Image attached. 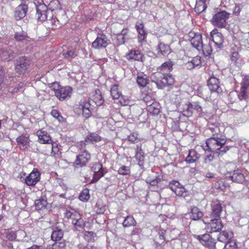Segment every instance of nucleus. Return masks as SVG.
<instances>
[{
	"mask_svg": "<svg viewBox=\"0 0 249 249\" xmlns=\"http://www.w3.org/2000/svg\"><path fill=\"white\" fill-rule=\"evenodd\" d=\"M226 141L225 137H210L206 140L207 148L205 150L215 151L216 156L222 155L229 150V146L225 145Z\"/></svg>",
	"mask_w": 249,
	"mask_h": 249,
	"instance_id": "f257e3e1",
	"label": "nucleus"
},
{
	"mask_svg": "<svg viewBox=\"0 0 249 249\" xmlns=\"http://www.w3.org/2000/svg\"><path fill=\"white\" fill-rule=\"evenodd\" d=\"M151 80L160 89L167 86L171 85L174 82V79L171 75L161 72L153 73L151 76Z\"/></svg>",
	"mask_w": 249,
	"mask_h": 249,
	"instance_id": "f03ea898",
	"label": "nucleus"
},
{
	"mask_svg": "<svg viewBox=\"0 0 249 249\" xmlns=\"http://www.w3.org/2000/svg\"><path fill=\"white\" fill-rule=\"evenodd\" d=\"M230 14L224 10L216 12L211 19L212 24L218 28H225L229 18Z\"/></svg>",
	"mask_w": 249,
	"mask_h": 249,
	"instance_id": "7ed1b4c3",
	"label": "nucleus"
},
{
	"mask_svg": "<svg viewBox=\"0 0 249 249\" xmlns=\"http://www.w3.org/2000/svg\"><path fill=\"white\" fill-rule=\"evenodd\" d=\"M34 4L36 6V17L37 20L43 22L47 19L48 8L44 3L43 0H34Z\"/></svg>",
	"mask_w": 249,
	"mask_h": 249,
	"instance_id": "20e7f679",
	"label": "nucleus"
},
{
	"mask_svg": "<svg viewBox=\"0 0 249 249\" xmlns=\"http://www.w3.org/2000/svg\"><path fill=\"white\" fill-rule=\"evenodd\" d=\"M90 160V154L85 150L77 156L75 160L73 162V166L76 168H81L86 166Z\"/></svg>",
	"mask_w": 249,
	"mask_h": 249,
	"instance_id": "39448f33",
	"label": "nucleus"
},
{
	"mask_svg": "<svg viewBox=\"0 0 249 249\" xmlns=\"http://www.w3.org/2000/svg\"><path fill=\"white\" fill-rule=\"evenodd\" d=\"M207 127L208 129L212 133V136L211 137H225L222 134L224 130V127L220 124L209 122L208 124Z\"/></svg>",
	"mask_w": 249,
	"mask_h": 249,
	"instance_id": "423d86ee",
	"label": "nucleus"
},
{
	"mask_svg": "<svg viewBox=\"0 0 249 249\" xmlns=\"http://www.w3.org/2000/svg\"><path fill=\"white\" fill-rule=\"evenodd\" d=\"M223 227L221 219H211L208 223L206 229L209 232L220 231Z\"/></svg>",
	"mask_w": 249,
	"mask_h": 249,
	"instance_id": "0eeeda50",
	"label": "nucleus"
},
{
	"mask_svg": "<svg viewBox=\"0 0 249 249\" xmlns=\"http://www.w3.org/2000/svg\"><path fill=\"white\" fill-rule=\"evenodd\" d=\"M109 40L107 39V36L103 34H100L92 44V47L94 49H100L106 48L108 45Z\"/></svg>",
	"mask_w": 249,
	"mask_h": 249,
	"instance_id": "6e6552de",
	"label": "nucleus"
},
{
	"mask_svg": "<svg viewBox=\"0 0 249 249\" xmlns=\"http://www.w3.org/2000/svg\"><path fill=\"white\" fill-rule=\"evenodd\" d=\"M91 170L94 174L90 183H93L98 181L104 175V172L102 164L100 162L94 164L92 166Z\"/></svg>",
	"mask_w": 249,
	"mask_h": 249,
	"instance_id": "1a4fd4ad",
	"label": "nucleus"
},
{
	"mask_svg": "<svg viewBox=\"0 0 249 249\" xmlns=\"http://www.w3.org/2000/svg\"><path fill=\"white\" fill-rule=\"evenodd\" d=\"M228 177L231 178L233 182L242 183L245 180L243 171L239 168L227 173Z\"/></svg>",
	"mask_w": 249,
	"mask_h": 249,
	"instance_id": "9d476101",
	"label": "nucleus"
},
{
	"mask_svg": "<svg viewBox=\"0 0 249 249\" xmlns=\"http://www.w3.org/2000/svg\"><path fill=\"white\" fill-rule=\"evenodd\" d=\"M210 35L215 46L218 49L222 48L224 39L222 34L217 32V30L215 29L211 32Z\"/></svg>",
	"mask_w": 249,
	"mask_h": 249,
	"instance_id": "9b49d317",
	"label": "nucleus"
},
{
	"mask_svg": "<svg viewBox=\"0 0 249 249\" xmlns=\"http://www.w3.org/2000/svg\"><path fill=\"white\" fill-rule=\"evenodd\" d=\"M219 79L214 76H211L208 81V86L211 92L218 94L222 92V89L219 85Z\"/></svg>",
	"mask_w": 249,
	"mask_h": 249,
	"instance_id": "f8f14e48",
	"label": "nucleus"
},
{
	"mask_svg": "<svg viewBox=\"0 0 249 249\" xmlns=\"http://www.w3.org/2000/svg\"><path fill=\"white\" fill-rule=\"evenodd\" d=\"M40 174L37 169L33 171L25 178V183L28 186H35L40 180Z\"/></svg>",
	"mask_w": 249,
	"mask_h": 249,
	"instance_id": "ddd939ff",
	"label": "nucleus"
},
{
	"mask_svg": "<svg viewBox=\"0 0 249 249\" xmlns=\"http://www.w3.org/2000/svg\"><path fill=\"white\" fill-rule=\"evenodd\" d=\"M197 239L201 244L209 249H214L215 247V242L214 239L210 237L208 234H205L198 235Z\"/></svg>",
	"mask_w": 249,
	"mask_h": 249,
	"instance_id": "4468645a",
	"label": "nucleus"
},
{
	"mask_svg": "<svg viewBox=\"0 0 249 249\" xmlns=\"http://www.w3.org/2000/svg\"><path fill=\"white\" fill-rule=\"evenodd\" d=\"M72 88L70 87H60L55 92V95L60 100L69 98L71 94Z\"/></svg>",
	"mask_w": 249,
	"mask_h": 249,
	"instance_id": "2eb2a0df",
	"label": "nucleus"
},
{
	"mask_svg": "<svg viewBox=\"0 0 249 249\" xmlns=\"http://www.w3.org/2000/svg\"><path fill=\"white\" fill-rule=\"evenodd\" d=\"M30 64L29 60L26 59L24 56L19 58L18 63L15 66L16 71L20 75L23 74L27 70Z\"/></svg>",
	"mask_w": 249,
	"mask_h": 249,
	"instance_id": "dca6fc26",
	"label": "nucleus"
},
{
	"mask_svg": "<svg viewBox=\"0 0 249 249\" xmlns=\"http://www.w3.org/2000/svg\"><path fill=\"white\" fill-rule=\"evenodd\" d=\"M19 148L22 150L28 149L30 142L29 137L26 135H21L16 139Z\"/></svg>",
	"mask_w": 249,
	"mask_h": 249,
	"instance_id": "f3484780",
	"label": "nucleus"
},
{
	"mask_svg": "<svg viewBox=\"0 0 249 249\" xmlns=\"http://www.w3.org/2000/svg\"><path fill=\"white\" fill-rule=\"evenodd\" d=\"M223 211V208L219 203L214 204L212 207V212L210 213L211 219H221V214Z\"/></svg>",
	"mask_w": 249,
	"mask_h": 249,
	"instance_id": "a211bd4d",
	"label": "nucleus"
},
{
	"mask_svg": "<svg viewBox=\"0 0 249 249\" xmlns=\"http://www.w3.org/2000/svg\"><path fill=\"white\" fill-rule=\"evenodd\" d=\"M28 10V6L26 4H21L18 6L15 11V18L17 20L24 18Z\"/></svg>",
	"mask_w": 249,
	"mask_h": 249,
	"instance_id": "6ab92c4d",
	"label": "nucleus"
},
{
	"mask_svg": "<svg viewBox=\"0 0 249 249\" xmlns=\"http://www.w3.org/2000/svg\"><path fill=\"white\" fill-rule=\"evenodd\" d=\"M80 106L82 110L83 116L88 118L91 115V106L89 101L87 100H81L80 103Z\"/></svg>",
	"mask_w": 249,
	"mask_h": 249,
	"instance_id": "aec40b11",
	"label": "nucleus"
},
{
	"mask_svg": "<svg viewBox=\"0 0 249 249\" xmlns=\"http://www.w3.org/2000/svg\"><path fill=\"white\" fill-rule=\"evenodd\" d=\"M101 140V137L97 134L95 133H89L86 137L85 141L82 142L81 144V148H82L83 145H84V146L86 145V143H94L97 142Z\"/></svg>",
	"mask_w": 249,
	"mask_h": 249,
	"instance_id": "412c9836",
	"label": "nucleus"
},
{
	"mask_svg": "<svg viewBox=\"0 0 249 249\" xmlns=\"http://www.w3.org/2000/svg\"><path fill=\"white\" fill-rule=\"evenodd\" d=\"M190 42L193 47L199 51L203 48L202 36L200 34H195L191 39Z\"/></svg>",
	"mask_w": 249,
	"mask_h": 249,
	"instance_id": "4be33fe9",
	"label": "nucleus"
},
{
	"mask_svg": "<svg viewBox=\"0 0 249 249\" xmlns=\"http://www.w3.org/2000/svg\"><path fill=\"white\" fill-rule=\"evenodd\" d=\"M37 135L38 137V141L41 143H51L52 142L50 135L45 131H37Z\"/></svg>",
	"mask_w": 249,
	"mask_h": 249,
	"instance_id": "5701e85b",
	"label": "nucleus"
},
{
	"mask_svg": "<svg viewBox=\"0 0 249 249\" xmlns=\"http://www.w3.org/2000/svg\"><path fill=\"white\" fill-rule=\"evenodd\" d=\"M136 29L138 33V39L139 42L143 41L147 36V34L144 29V25L142 23L137 24L136 25Z\"/></svg>",
	"mask_w": 249,
	"mask_h": 249,
	"instance_id": "b1692460",
	"label": "nucleus"
},
{
	"mask_svg": "<svg viewBox=\"0 0 249 249\" xmlns=\"http://www.w3.org/2000/svg\"><path fill=\"white\" fill-rule=\"evenodd\" d=\"M127 58L129 60H134L136 61H142L143 54L138 50L130 51L126 55Z\"/></svg>",
	"mask_w": 249,
	"mask_h": 249,
	"instance_id": "393cba45",
	"label": "nucleus"
},
{
	"mask_svg": "<svg viewBox=\"0 0 249 249\" xmlns=\"http://www.w3.org/2000/svg\"><path fill=\"white\" fill-rule=\"evenodd\" d=\"M137 82L140 87L144 88L149 83V80L147 75L143 73L138 74L137 77Z\"/></svg>",
	"mask_w": 249,
	"mask_h": 249,
	"instance_id": "a878e982",
	"label": "nucleus"
},
{
	"mask_svg": "<svg viewBox=\"0 0 249 249\" xmlns=\"http://www.w3.org/2000/svg\"><path fill=\"white\" fill-rule=\"evenodd\" d=\"M191 218L194 220L200 219L203 216V213L197 207H193L190 213Z\"/></svg>",
	"mask_w": 249,
	"mask_h": 249,
	"instance_id": "bb28decb",
	"label": "nucleus"
},
{
	"mask_svg": "<svg viewBox=\"0 0 249 249\" xmlns=\"http://www.w3.org/2000/svg\"><path fill=\"white\" fill-rule=\"evenodd\" d=\"M199 155L194 150H190L185 159V161L189 163L196 162L199 158Z\"/></svg>",
	"mask_w": 249,
	"mask_h": 249,
	"instance_id": "cd10ccee",
	"label": "nucleus"
},
{
	"mask_svg": "<svg viewBox=\"0 0 249 249\" xmlns=\"http://www.w3.org/2000/svg\"><path fill=\"white\" fill-rule=\"evenodd\" d=\"M233 233L232 232L224 231L219 234L217 239L218 241L223 242L228 240L230 241L233 237Z\"/></svg>",
	"mask_w": 249,
	"mask_h": 249,
	"instance_id": "c85d7f7f",
	"label": "nucleus"
},
{
	"mask_svg": "<svg viewBox=\"0 0 249 249\" xmlns=\"http://www.w3.org/2000/svg\"><path fill=\"white\" fill-rule=\"evenodd\" d=\"M179 107V109L180 110L184 116L188 117L193 115V112L192 110L190 103L181 105Z\"/></svg>",
	"mask_w": 249,
	"mask_h": 249,
	"instance_id": "c756f323",
	"label": "nucleus"
},
{
	"mask_svg": "<svg viewBox=\"0 0 249 249\" xmlns=\"http://www.w3.org/2000/svg\"><path fill=\"white\" fill-rule=\"evenodd\" d=\"M47 204V198L45 196H43L40 198L36 200L35 202V207L37 210L45 209Z\"/></svg>",
	"mask_w": 249,
	"mask_h": 249,
	"instance_id": "7c9ffc66",
	"label": "nucleus"
},
{
	"mask_svg": "<svg viewBox=\"0 0 249 249\" xmlns=\"http://www.w3.org/2000/svg\"><path fill=\"white\" fill-rule=\"evenodd\" d=\"M207 8L206 0H196L195 11L198 14L203 12Z\"/></svg>",
	"mask_w": 249,
	"mask_h": 249,
	"instance_id": "2f4dec72",
	"label": "nucleus"
},
{
	"mask_svg": "<svg viewBox=\"0 0 249 249\" xmlns=\"http://www.w3.org/2000/svg\"><path fill=\"white\" fill-rule=\"evenodd\" d=\"M173 70V63L169 61L163 63L161 66L158 68L159 72L162 73L169 72Z\"/></svg>",
	"mask_w": 249,
	"mask_h": 249,
	"instance_id": "473e14b6",
	"label": "nucleus"
},
{
	"mask_svg": "<svg viewBox=\"0 0 249 249\" xmlns=\"http://www.w3.org/2000/svg\"><path fill=\"white\" fill-rule=\"evenodd\" d=\"M63 237V231L61 229L55 228L52 233L51 238L53 241H59Z\"/></svg>",
	"mask_w": 249,
	"mask_h": 249,
	"instance_id": "72a5a7b5",
	"label": "nucleus"
},
{
	"mask_svg": "<svg viewBox=\"0 0 249 249\" xmlns=\"http://www.w3.org/2000/svg\"><path fill=\"white\" fill-rule=\"evenodd\" d=\"M48 23L50 24L51 26L49 28L52 29H55L58 27H60L61 25L63 24L61 21L58 19L57 17H52L51 19H49L47 22Z\"/></svg>",
	"mask_w": 249,
	"mask_h": 249,
	"instance_id": "f704fd0d",
	"label": "nucleus"
},
{
	"mask_svg": "<svg viewBox=\"0 0 249 249\" xmlns=\"http://www.w3.org/2000/svg\"><path fill=\"white\" fill-rule=\"evenodd\" d=\"M110 94L113 99H121L122 98L121 92L117 85H114L112 87Z\"/></svg>",
	"mask_w": 249,
	"mask_h": 249,
	"instance_id": "c9c22d12",
	"label": "nucleus"
},
{
	"mask_svg": "<svg viewBox=\"0 0 249 249\" xmlns=\"http://www.w3.org/2000/svg\"><path fill=\"white\" fill-rule=\"evenodd\" d=\"M158 49L161 54L163 55H167L171 53V48L169 45L163 42H160L158 45Z\"/></svg>",
	"mask_w": 249,
	"mask_h": 249,
	"instance_id": "e433bc0d",
	"label": "nucleus"
},
{
	"mask_svg": "<svg viewBox=\"0 0 249 249\" xmlns=\"http://www.w3.org/2000/svg\"><path fill=\"white\" fill-rule=\"evenodd\" d=\"M128 30L124 29L120 34L117 35V40L120 44L124 43L125 41L128 39L127 37Z\"/></svg>",
	"mask_w": 249,
	"mask_h": 249,
	"instance_id": "4c0bfd02",
	"label": "nucleus"
},
{
	"mask_svg": "<svg viewBox=\"0 0 249 249\" xmlns=\"http://www.w3.org/2000/svg\"><path fill=\"white\" fill-rule=\"evenodd\" d=\"M93 100L97 106H101L103 104L104 100L99 90H95V93L93 96Z\"/></svg>",
	"mask_w": 249,
	"mask_h": 249,
	"instance_id": "58836bf2",
	"label": "nucleus"
},
{
	"mask_svg": "<svg viewBox=\"0 0 249 249\" xmlns=\"http://www.w3.org/2000/svg\"><path fill=\"white\" fill-rule=\"evenodd\" d=\"M136 224V222L135 220L133 217L131 216H126L123 222V225L125 228L135 226Z\"/></svg>",
	"mask_w": 249,
	"mask_h": 249,
	"instance_id": "ea45409f",
	"label": "nucleus"
},
{
	"mask_svg": "<svg viewBox=\"0 0 249 249\" xmlns=\"http://www.w3.org/2000/svg\"><path fill=\"white\" fill-rule=\"evenodd\" d=\"M135 157L139 162L143 160L144 158V152L142 150L141 146L137 145Z\"/></svg>",
	"mask_w": 249,
	"mask_h": 249,
	"instance_id": "a19ab883",
	"label": "nucleus"
},
{
	"mask_svg": "<svg viewBox=\"0 0 249 249\" xmlns=\"http://www.w3.org/2000/svg\"><path fill=\"white\" fill-rule=\"evenodd\" d=\"M79 198L82 201H87L90 198L89 190L87 188L84 189L81 192Z\"/></svg>",
	"mask_w": 249,
	"mask_h": 249,
	"instance_id": "79ce46f5",
	"label": "nucleus"
},
{
	"mask_svg": "<svg viewBox=\"0 0 249 249\" xmlns=\"http://www.w3.org/2000/svg\"><path fill=\"white\" fill-rule=\"evenodd\" d=\"M192 110H195L197 113L200 114L202 111V107L198 101L189 102Z\"/></svg>",
	"mask_w": 249,
	"mask_h": 249,
	"instance_id": "37998d69",
	"label": "nucleus"
},
{
	"mask_svg": "<svg viewBox=\"0 0 249 249\" xmlns=\"http://www.w3.org/2000/svg\"><path fill=\"white\" fill-rule=\"evenodd\" d=\"M72 223L75 226L76 228H83L85 226V223L83 219L80 216L75 218L72 221Z\"/></svg>",
	"mask_w": 249,
	"mask_h": 249,
	"instance_id": "c03bdc74",
	"label": "nucleus"
},
{
	"mask_svg": "<svg viewBox=\"0 0 249 249\" xmlns=\"http://www.w3.org/2000/svg\"><path fill=\"white\" fill-rule=\"evenodd\" d=\"M5 73L6 69L2 67H0V90L2 85L8 84V83L4 79Z\"/></svg>",
	"mask_w": 249,
	"mask_h": 249,
	"instance_id": "a18cd8bd",
	"label": "nucleus"
},
{
	"mask_svg": "<svg viewBox=\"0 0 249 249\" xmlns=\"http://www.w3.org/2000/svg\"><path fill=\"white\" fill-rule=\"evenodd\" d=\"M240 90V92L238 94V98L240 100V102H243L244 103V105H245V106H246L247 103L245 100L247 97V89H242L241 88Z\"/></svg>",
	"mask_w": 249,
	"mask_h": 249,
	"instance_id": "49530a36",
	"label": "nucleus"
},
{
	"mask_svg": "<svg viewBox=\"0 0 249 249\" xmlns=\"http://www.w3.org/2000/svg\"><path fill=\"white\" fill-rule=\"evenodd\" d=\"M226 185L224 179H220L215 183L214 187L221 191H223L225 189Z\"/></svg>",
	"mask_w": 249,
	"mask_h": 249,
	"instance_id": "de8ad7c7",
	"label": "nucleus"
},
{
	"mask_svg": "<svg viewBox=\"0 0 249 249\" xmlns=\"http://www.w3.org/2000/svg\"><path fill=\"white\" fill-rule=\"evenodd\" d=\"M156 104H152L149 105L147 107V110L151 114L153 115L158 114L159 112V109L157 107Z\"/></svg>",
	"mask_w": 249,
	"mask_h": 249,
	"instance_id": "09e8293b",
	"label": "nucleus"
},
{
	"mask_svg": "<svg viewBox=\"0 0 249 249\" xmlns=\"http://www.w3.org/2000/svg\"><path fill=\"white\" fill-rule=\"evenodd\" d=\"M223 249H237V245L235 240L229 241L225 245Z\"/></svg>",
	"mask_w": 249,
	"mask_h": 249,
	"instance_id": "8fccbe9b",
	"label": "nucleus"
},
{
	"mask_svg": "<svg viewBox=\"0 0 249 249\" xmlns=\"http://www.w3.org/2000/svg\"><path fill=\"white\" fill-rule=\"evenodd\" d=\"M181 184L180 183L176 180H172L171 181L168 187L173 192H175L176 190L178 189Z\"/></svg>",
	"mask_w": 249,
	"mask_h": 249,
	"instance_id": "3c124183",
	"label": "nucleus"
},
{
	"mask_svg": "<svg viewBox=\"0 0 249 249\" xmlns=\"http://www.w3.org/2000/svg\"><path fill=\"white\" fill-rule=\"evenodd\" d=\"M175 194L179 196L185 197L187 196V192L185 191V188L181 185L179 188L176 190Z\"/></svg>",
	"mask_w": 249,
	"mask_h": 249,
	"instance_id": "603ef678",
	"label": "nucleus"
},
{
	"mask_svg": "<svg viewBox=\"0 0 249 249\" xmlns=\"http://www.w3.org/2000/svg\"><path fill=\"white\" fill-rule=\"evenodd\" d=\"M6 237L9 241H13L16 240L17 238L16 231H8L6 232Z\"/></svg>",
	"mask_w": 249,
	"mask_h": 249,
	"instance_id": "864d4df0",
	"label": "nucleus"
},
{
	"mask_svg": "<svg viewBox=\"0 0 249 249\" xmlns=\"http://www.w3.org/2000/svg\"><path fill=\"white\" fill-rule=\"evenodd\" d=\"M241 85L242 89H248L249 87V76L246 75L243 78Z\"/></svg>",
	"mask_w": 249,
	"mask_h": 249,
	"instance_id": "5fc2aeb1",
	"label": "nucleus"
},
{
	"mask_svg": "<svg viewBox=\"0 0 249 249\" xmlns=\"http://www.w3.org/2000/svg\"><path fill=\"white\" fill-rule=\"evenodd\" d=\"M200 50H202L203 52V53L206 56L210 55L212 51L211 47L210 46V44L206 45L203 44V48H201Z\"/></svg>",
	"mask_w": 249,
	"mask_h": 249,
	"instance_id": "6e6d98bb",
	"label": "nucleus"
},
{
	"mask_svg": "<svg viewBox=\"0 0 249 249\" xmlns=\"http://www.w3.org/2000/svg\"><path fill=\"white\" fill-rule=\"evenodd\" d=\"M118 173L123 175H128L130 173V169L128 166H122L119 169Z\"/></svg>",
	"mask_w": 249,
	"mask_h": 249,
	"instance_id": "4d7b16f0",
	"label": "nucleus"
},
{
	"mask_svg": "<svg viewBox=\"0 0 249 249\" xmlns=\"http://www.w3.org/2000/svg\"><path fill=\"white\" fill-rule=\"evenodd\" d=\"M193 65L195 66V67L199 66L201 65V57L199 56H196L194 57L192 60Z\"/></svg>",
	"mask_w": 249,
	"mask_h": 249,
	"instance_id": "13d9d810",
	"label": "nucleus"
},
{
	"mask_svg": "<svg viewBox=\"0 0 249 249\" xmlns=\"http://www.w3.org/2000/svg\"><path fill=\"white\" fill-rule=\"evenodd\" d=\"M52 246L53 249H65L66 243L65 242H56Z\"/></svg>",
	"mask_w": 249,
	"mask_h": 249,
	"instance_id": "bf43d9fd",
	"label": "nucleus"
},
{
	"mask_svg": "<svg viewBox=\"0 0 249 249\" xmlns=\"http://www.w3.org/2000/svg\"><path fill=\"white\" fill-rule=\"evenodd\" d=\"M66 217L68 218H71L72 221L77 217H80V215L76 212L72 213L70 211H67L65 213Z\"/></svg>",
	"mask_w": 249,
	"mask_h": 249,
	"instance_id": "052dcab7",
	"label": "nucleus"
},
{
	"mask_svg": "<svg viewBox=\"0 0 249 249\" xmlns=\"http://www.w3.org/2000/svg\"><path fill=\"white\" fill-rule=\"evenodd\" d=\"M216 154L215 153H213V154H211L206 156L204 159V163H208L211 161H212L214 159V155Z\"/></svg>",
	"mask_w": 249,
	"mask_h": 249,
	"instance_id": "680f3d73",
	"label": "nucleus"
},
{
	"mask_svg": "<svg viewBox=\"0 0 249 249\" xmlns=\"http://www.w3.org/2000/svg\"><path fill=\"white\" fill-rule=\"evenodd\" d=\"M239 54L237 52H233L232 53L231 59V60L234 62V63L236 65L238 64L237 60L239 59Z\"/></svg>",
	"mask_w": 249,
	"mask_h": 249,
	"instance_id": "e2e57ef3",
	"label": "nucleus"
},
{
	"mask_svg": "<svg viewBox=\"0 0 249 249\" xmlns=\"http://www.w3.org/2000/svg\"><path fill=\"white\" fill-rule=\"evenodd\" d=\"M172 98V100L175 104H176L177 105H179V107H180L181 106V105H180L181 97L179 95H177V94L173 95Z\"/></svg>",
	"mask_w": 249,
	"mask_h": 249,
	"instance_id": "0e129e2a",
	"label": "nucleus"
},
{
	"mask_svg": "<svg viewBox=\"0 0 249 249\" xmlns=\"http://www.w3.org/2000/svg\"><path fill=\"white\" fill-rule=\"evenodd\" d=\"M51 114L54 118L58 119L59 122L60 121V118H62V116L60 115L59 112L57 110H53L51 111Z\"/></svg>",
	"mask_w": 249,
	"mask_h": 249,
	"instance_id": "69168bd1",
	"label": "nucleus"
},
{
	"mask_svg": "<svg viewBox=\"0 0 249 249\" xmlns=\"http://www.w3.org/2000/svg\"><path fill=\"white\" fill-rule=\"evenodd\" d=\"M1 245L3 247L7 248L8 249H11L13 247L12 244L7 240L3 241Z\"/></svg>",
	"mask_w": 249,
	"mask_h": 249,
	"instance_id": "338daca9",
	"label": "nucleus"
},
{
	"mask_svg": "<svg viewBox=\"0 0 249 249\" xmlns=\"http://www.w3.org/2000/svg\"><path fill=\"white\" fill-rule=\"evenodd\" d=\"M242 6L240 4H236L233 9V13L235 15H238L241 12Z\"/></svg>",
	"mask_w": 249,
	"mask_h": 249,
	"instance_id": "774afa93",
	"label": "nucleus"
}]
</instances>
